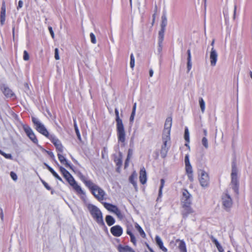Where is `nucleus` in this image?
<instances>
[{
    "instance_id": "obj_30",
    "label": "nucleus",
    "mask_w": 252,
    "mask_h": 252,
    "mask_svg": "<svg viewBox=\"0 0 252 252\" xmlns=\"http://www.w3.org/2000/svg\"><path fill=\"white\" fill-rule=\"evenodd\" d=\"M164 30H160L158 32V44H162L164 39Z\"/></svg>"
},
{
    "instance_id": "obj_62",
    "label": "nucleus",
    "mask_w": 252,
    "mask_h": 252,
    "mask_svg": "<svg viewBox=\"0 0 252 252\" xmlns=\"http://www.w3.org/2000/svg\"><path fill=\"white\" fill-rule=\"evenodd\" d=\"M49 155L51 157H54V155L53 154V153L52 152H50L49 153Z\"/></svg>"
},
{
    "instance_id": "obj_3",
    "label": "nucleus",
    "mask_w": 252,
    "mask_h": 252,
    "mask_svg": "<svg viewBox=\"0 0 252 252\" xmlns=\"http://www.w3.org/2000/svg\"><path fill=\"white\" fill-rule=\"evenodd\" d=\"M87 183L88 184V188L91 190L93 194L98 200L101 201L104 199L106 193L103 189L94 182H88Z\"/></svg>"
},
{
    "instance_id": "obj_37",
    "label": "nucleus",
    "mask_w": 252,
    "mask_h": 252,
    "mask_svg": "<svg viewBox=\"0 0 252 252\" xmlns=\"http://www.w3.org/2000/svg\"><path fill=\"white\" fill-rule=\"evenodd\" d=\"M201 143L205 149H208L209 147L208 141L206 137H203L201 140Z\"/></svg>"
},
{
    "instance_id": "obj_63",
    "label": "nucleus",
    "mask_w": 252,
    "mask_h": 252,
    "mask_svg": "<svg viewBox=\"0 0 252 252\" xmlns=\"http://www.w3.org/2000/svg\"><path fill=\"white\" fill-rule=\"evenodd\" d=\"M214 42H215V41H214V40H213L211 43V46H212V47H214Z\"/></svg>"
},
{
    "instance_id": "obj_50",
    "label": "nucleus",
    "mask_w": 252,
    "mask_h": 252,
    "mask_svg": "<svg viewBox=\"0 0 252 252\" xmlns=\"http://www.w3.org/2000/svg\"><path fill=\"white\" fill-rule=\"evenodd\" d=\"M133 154V151L132 150L129 149L128 151L127 156V158L128 159H130L131 157H132V155Z\"/></svg>"
},
{
    "instance_id": "obj_64",
    "label": "nucleus",
    "mask_w": 252,
    "mask_h": 252,
    "mask_svg": "<svg viewBox=\"0 0 252 252\" xmlns=\"http://www.w3.org/2000/svg\"><path fill=\"white\" fill-rule=\"evenodd\" d=\"M236 5H235L234 6V15L235 14V12H236Z\"/></svg>"
},
{
    "instance_id": "obj_57",
    "label": "nucleus",
    "mask_w": 252,
    "mask_h": 252,
    "mask_svg": "<svg viewBox=\"0 0 252 252\" xmlns=\"http://www.w3.org/2000/svg\"><path fill=\"white\" fill-rule=\"evenodd\" d=\"M162 44H158V51L160 52L162 50Z\"/></svg>"
},
{
    "instance_id": "obj_54",
    "label": "nucleus",
    "mask_w": 252,
    "mask_h": 252,
    "mask_svg": "<svg viewBox=\"0 0 252 252\" xmlns=\"http://www.w3.org/2000/svg\"><path fill=\"white\" fill-rule=\"evenodd\" d=\"M23 2L22 0H20L18 2V5L17 7V9H19V8H21L23 7Z\"/></svg>"
},
{
    "instance_id": "obj_38",
    "label": "nucleus",
    "mask_w": 252,
    "mask_h": 252,
    "mask_svg": "<svg viewBox=\"0 0 252 252\" xmlns=\"http://www.w3.org/2000/svg\"><path fill=\"white\" fill-rule=\"evenodd\" d=\"M135 65V59L133 54L130 55V67L133 69Z\"/></svg>"
},
{
    "instance_id": "obj_9",
    "label": "nucleus",
    "mask_w": 252,
    "mask_h": 252,
    "mask_svg": "<svg viewBox=\"0 0 252 252\" xmlns=\"http://www.w3.org/2000/svg\"><path fill=\"white\" fill-rule=\"evenodd\" d=\"M170 135H165L163 134L162 135V141L163 145L161 147V154L165 157L168 150L169 147V143L170 141Z\"/></svg>"
},
{
    "instance_id": "obj_48",
    "label": "nucleus",
    "mask_w": 252,
    "mask_h": 252,
    "mask_svg": "<svg viewBox=\"0 0 252 252\" xmlns=\"http://www.w3.org/2000/svg\"><path fill=\"white\" fill-rule=\"evenodd\" d=\"M55 58L57 60L60 59V56L59 55V50L58 48H56L55 50Z\"/></svg>"
},
{
    "instance_id": "obj_1",
    "label": "nucleus",
    "mask_w": 252,
    "mask_h": 252,
    "mask_svg": "<svg viewBox=\"0 0 252 252\" xmlns=\"http://www.w3.org/2000/svg\"><path fill=\"white\" fill-rule=\"evenodd\" d=\"M116 130L118 139L119 142L124 143L126 140V131L122 120L120 118L118 108H115Z\"/></svg>"
},
{
    "instance_id": "obj_8",
    "label": "nucleus",
    "mask_w": 252,
    "mask_h": 252,
    "mask_svg": "<svg viewBox=\"0 0 252 252\" xmlns=\"http://www.w3.org/2000/svg\"><path fill=\"white\" fill-rule=\"evenodd\" d=\"M221 203L226 210H228L232 207L233 202L230 195L228 192H224L221 196Z\"/></svg>"
},
{
    "instance_id": "obj_39",
    "label": "nucleus",
    "mask_w": 252,
    "mask_h": 252,
    "mask_svg": "<svg viewBox=\"0 0 252 252\" xmlns=\"http://www.w3.org/2000/svg\"><path fill=\"white\" fill-rule=\"evenodd\" d=\"M0 154L6 158L12 159V156L10 154H6L4 152L1 151V150H0Z\"/></svg>"
},
{
    "instance_id": "obj_10",
    "label": "nucleus",
    "mask_w": 252,
    "mask_h": 252,
    "mask_svg": "<svg viewBox=\"0 0 252 252\" xmlns=\"http://www.w3.org/2000/svg\"><path fill=\"white\" fill-rule=\"evenodd\" d=\"M185 163L186 172L188 175L189 179L192 181H193V177L192 174V168L189 161V155H186L185 157Z\"/></svg>"
},
{
    "instance_id": "obj_43",
    "label": "nucleus",
    "mask_w": 252,
    "mask_h": 252,
    "mask_svg": "<svg viewBox=\"0 0 252 252\" xmlns=\"http://www.w3.org/2000/svg\"><path fill=\"white\" fill-rule=\"evenodd\" d=\"M30 59L29 55L28 52L26 50L24 51L23 59L25 61H28Z\"/></svg>"
},
{
    "instance_id": "obj_23",
    "label": "nucleus",
    "mask_w": 252,
    "mask_h": 252,
    "mask_svg": "<svg viewBox=\"0 0 252 252\" xmlns=\"http://www.w3.org/2000/svg\"><path fill=\"white\" fill-rule=\"evenodd\" d=\"M119 252H135L134 251L128 246L119 245L118 247Z\"/></svg>"
},
{
    "instance_id": "obj_28",
    "label": "nucleus",
    "mask_w": 252,
    "mask_h": 252,
    "mask_svg": "<svg viewBox=\"0 0 252 252\" xmlns=\"http://www.w3.org/2000/svg\"><path fill=\"white\" fill-rule=\"evenodd\" d=\"M178 242H179L178 248L181 252H187L185 242L183 240H179Z\"/></svg>"
},
{
    "instance_id": "obj_55",
    "label": "nucleus",
    "mask_w": 252,
    "mask_h": 252,
    "mask_svg": "<svg viewBox=\"0 0 252 252\" xmlns=\"http://www.w3.org/2000/svg\"><path fill=\"white\" fill-rule=\"evenodd\" d=\"M129 160L130 159H128V158H126V160L125 163V168H126L128 166Z\"/></svg>"
},
{
    "instance_id": "obj_12",
    "label": "nucleus",
    "mask_w": 252,
    "mask_h": 252,
    "mask_svg": "<svg viewBox=\"0 0 252 252\" xmlns=\"http://www.w3.org/2000/svg\"><path fill=\"white\" fill-rule=\"evenodd\" d=\"M49 139H50L52 143L55 145L57 150L59 152H63V146L60 140L54 134H52V135L49 137Z\"/></svg>"
},
{
    "instance_id": "obj_15",
    "label": "nucleus",
    "mask_w": 252,
    "mask_h": 252,
    "mask_svg": "<svg viewBox=\"0 0 252 252\" xmlns=\"http://www.w3.org/2000/svg\"><path fill=\"white\" fill-rule=\"evenodd\" d=\"M218 54L215 48L212 47L210 53V60L211 66H214L216 65L218 60Z\"/></svg>"
},
{
    "instance_id": "obj_46",
    "label": "nucleus",
    "mask_w": 252,
    "mask_h": 252,
    "mask_svg": "<svg viewBox=\"0 0 252 252\" xmlns=\"http://www.w3.org/2000/svg\"><path fill=\"white\" fill-rule=\"evenodd\" d=\"M10 177L14 181H16L17 180V176L16 175V174L13 172V171H11L10 172Z\"/></svg>"
},
{
    "instance_id": "obj_52",
    "label": "nucleus",
    "mask_w": 252,
    "mask_h": 252,
    "mask_svg": "<svg viewBox=\"0 0 252 252\" xmlns=\"http://www.w3.org/2000/svg\"><path fill=\"white\" fill-rule=\"evenodd\" d=\"M135 113L136 112H131V115H130V118H129V121L130 122H133V121H134V117H135Z\"/></svg>"
},
{
    "instance_id": "obj_35",
    "label": "nucleus",
    "mask_w": 252,
    "mask_h": 252,
    "mask_svg": "<svg viewBox=\"0 0 252 252\" xmlns=\"http://www.w3.org/2000/svg\"><path fill=\"white\" fill-rule=\"evenodd\" d=\"M165 184V181L163 179H161L160 180V186L159 189V192H158V197H160L162 196V189L164 187Z\"/></svg>"
},
{
    "instance_id": "obj_29",
    "label": "nucleus",
    "mask_w": 252,
    "mask_h": 252,
    "mask_svg": "<svg viewBox=\"0 0 252 252\" xmlns=\"http://www.w3.org/2000/svg\"><path fill=\"white\" fill-rule=\"evenodd\" d=\"M135 228L138 231L140 235L142 238H145L146 237V235L145 232L144 231L142 227L136 222L135 223Z\"/></svg>"
},
{
    "instance_id": "obj_40",
    "label": "nucleus",
    "mask_w": 252,
    "mask_h": 252,
    "mask_svg": "<svg viewBox=\"0 0 252 252\" xmlns=\"http://www.w3.org/2000/svg\"><path fill=\"white\" fill-rule=\"evenodd\" d=\"M184 137L185 140L189 142V134L188 128L187 127H186L185 129Z\"/></svg>"
},
{
    "instance_id": "obj_47",
    "label": "nucleus",
    "mask_w": 252,
    "mask_h": 252,
    "mask_svg": "<svg viewBox=\"0 0 252 252\" xmlns=\"http://www.w3.org/2000/svg\"><path fill=\"white\" fill-rule=\"evenodd\" d=\"M187 54H188L187 62H191V51H190V49L188 50Z\"/></svg>"
},
{
    "instance_id": "obj_31",
    "label": "nucleus",
    "mask_w": 252,
    "mask_h": 252,
    "mask_svg": "<svg viewBox=\"0 0 252 252\" xmlns=\"http://www.w3.org/2000/svg\"><path fill=\"white\" fill-rule=\"evenodd\" d=\"M105 220L107 224L109 226H111L114 224L115 220V219L111 216L108 215L106 217Z\"/></svg>"
},
{
    "instance_id": "obj_51",
    "label": "nucleus",
    "mask_w": 252,
    "mask_h": 252,
    "mask_svg": "<svg viewBox=\"0 0 252 252\" xmlns=\"http://www.w3.org/2000/svg\"><path fill=\"white\" fill-rule=\"evenodd\" d=\"M192 67V63L191 62H187V70L188 72H189Z\"/></svg>"
},
{
    "instance_id": "obj_60",
    "label": "nucleus",
    "mask_w": 252,
    "mask_h": 252,
    "mask_svg": "<svg viewBox=\"0 0 252 252\" xmlns=\"http://www.w3.org/2000/svg\"><path fill=\"white\" fill-rule=\"evenodd\" d=\"M147 247H148V249L149 250V251H150L151 252H155L152 250V248H151L149 246V245H147Z\"/></svg>"
},
{
    "instance_id": "obj_5",
    "label": "nucleus",
    "mask_w": 252,
    "mask_h": 252,
    "mask_svg": "<svg viewBox=\"0 0 252 252\" xmlns=\"http://www.w3.org/2000/svg\"><path fill=\"white\" fill-rule=\"evenodd\" d=\"M32 122L35 126L36 130L39 133L45 136L48 139L52 135V134H49L44 125L41 123L38 119L32 117Z\"/></svg>"
},
{
    "instance_id": "obj_59",
    "label": "nucleus",
    "mask_w": 252,
    "mask_h": 252,
    "mask_svg": "<svg viewBox=\"0 0 252 252\" xmlns=\"http://www.w3.org/2000/svg\"><path fill=\"white\" fill-rule=\"evenodd\" d=\"M203 133H204V137H206L207 136V134H208V133H207V131L206 129H204L203 130Z\"/></svg>"
},
{
    "instance_id": "obj_2",
    "label": "nucleus",
    "mask_w": 252,
    "mask_h": 252,
    "mask_svg": "<svg viewBox=\"0 0 252 252\" xmlns=\"http://www.w3.org/2000/svg\"><path fill=\"white\" fill-rule=\"evenodd\" d=\"M86 205L87 209L93 219L99 225H104V222L103 219L102 214L99 209L96 206L91 203H88Z\"/></svg>"
},
{
    "instance_id": "obj_25",
    "label": "nucleus",
    "mask_w": 252,
    "mask_h": 252,
    "mask_svg": "<svg viewBox=\"0 0 252 252\" xmlns=\"http://www.w3.org/2000/svg\"><path fill=\"white\" fill-rule=\"evenodd\" d=\"M137 178V174L135 171H134L129 177V182L133 185L134 188L137 189V186L135 180Z\"/></svg>"
},
{
    "instance_id": "obj_17",
    "label": "nucleus",
    "mask_w": 252,
    "mask_h": 252,
    "mask_svg": "<svg viewBox=\"0 0 252 252\" xmlns=\"http://www.w3.org/2000/svg\"><path fill=\"white\" fill-rule=\"evenodd\" d=\"M110 232L113 236L115 237H120L122 235L123 230L121 226L116 225L111 228Z\"/></svg>"
},
{
    "instance_id": "obj_6",
    "label": "nucleus",
    "mask_w": 252,
    "mask_h": 252,
    "mask_svg": "<svg viewBox=\"0 0 252 252\" xmlns=\"http://www.w3.org/2000/svg\"><path fill=\"white\" fill-rule=\"evenodd\" d=\"M198 179L200 185L203 187H207L210 183V178L208 173L203 170L198 172Z\"/></svg>"
},
{
    "instance_id": "obj_33",
    "label": "nucleus",
    "mask_w": 252,
    "mask_h": 252,
    "mask_svg": "<svg viewBox=\"0 0 252 252\" xmlns=\"http://www.w3.org/2000/svg\"><path fill=\"white\" fill-rule=\"evenodd\" d=\"M3 94L7 97H12L13 95L12 91L8 88H4L3 90Z\"/></svg>"
},
{
    "instance_id": "obj_26",
    "label": "nucleus",
    "mask_w": 252,
    "mask_h": 252,
    "mask_svg": "<svg viewBox=\"0 0 252 252\" xmlns=\"http://www.w3.org/2000/svg\"><path fill=\"white\" fill-rule=\"evenodd\" d=\"M126 233L130 236V241L134 245H136V239L135 236L131 231V229H130L129 227H127L126 229Z\"/></svg>"
},
{
    "instance_id": "obj_4",
    "label": "nucleus",
    "mask_w": 252,
    "mask_h": 252,
    "mask_svg": "<svg viewBox=\"0 0 252 252\" xmlns=\"http://www.w3.org/2000/svg\"><path fill=\"white\" fill-rule=\"evenodd\" d=\"M70 185L73 188L77 193L81 195V197L83 200H85L86 198L85 192L82 189L81 187L77 183L72 175L69 173L66 176H64Z\"/></svg>"
},
{
    "instance_id": "obj_41",
    "label": "nucleus",
    "mask_w": 252,
    "mask_h": 252,
    "mask_svg": "<svg viewBox=\"0 0 252 252\" xmlns=\"http://www.w3.org/2000/svg\"><path fill=\"white\" fill-rule=\"evenodd\" d=\"M74 128H75V132H76V135L77 136V137L79 140H81V135L79 132V131L78 128L77 127V126L76 125V123L75 121H74Z\"/></svg>"
},
{
    "instance_id": "obj_21",
    "label": "nucleus",
    "mask_w": 252,
    "mask_h": 252,
    "mask_svg": "<svg viewBox=\"0 0 252 252\" xmlns=\"http://www.w3.org/2000/svg\"><path fill=\"white\" fill-rule=\"evenodd\" d=\"M155 240L157 245L158 246L160 250H161L164 252H167V249L163 246V242L159 236L158 235L156 236Z\"/></svg>"
},
{
    "instance_id": "obj_61",
    "label": "nucleus",
    "mask_w": 252,
    "mask_h": 252,
    "mask_svg": "<svg viewBox=\"0 0 252 252\" xmlns=\"http://www.w3.org/2000/svg\"><path fill=\"white\" fill-rule=\"evenodd\" d=\"M0 218H1V220H3V213H2V211H1V213H0Z\"/></svg>"
},
{
    "instance_id": "obj_58",
    "label": "nucleus",
    "mask_w": 252,
    "mask_h": 252,
    "mask_svg": "<svg viewBox=\"0 0 252 252\" xmlns=\"http://www.w3.org/2000/svg\"><path fill=\"white\" fill-rule=\"evenodd\" d=\"M154 74V71L153 69H151L149 71V75L150 77H152Z\"/></svg>"
},
{
    "instance_id": "obj_56",
    "label": "nucleus",
    "mask_w": 252,
    "mask_h": 252,
    "mask_svg": "<svg viewBox=\"0 0 252 252\" xmlns=\"http://www.w3.org/2000/svg\"><path fill=\"white\" fill-rule=\"evenodd\" d=\"M136 103H134L133 106L132 112H136Z\"/></svg>"
},
{
    "instance_id": "obj_20",
    "label": "nucleus",
    "mask_w": 252,
    "mask_h": 252,
    "mask_svg": "<svg viewBox=\"0 0 252 252\" xmlns=\"http://www.w3.org/2000/svg\"><path fill=\"white\" fill-rule=\"evenodd\" d=\"M147 174L144 167H142L140 169L139 180L141 183L143 185L145 184L147 182Z\"/></svg>"
},
{
    "instance_id": "obj_27",
    "label": "nucleus",
    "mask_w": 252,
    "mask_h": 252,
    "mask_svg": "<svg viewBox=\"0 0 252 252\" xmlns=\"http://www.w3.org/2000/svg\"><path fill=\"white\" fill-rule=\"evenodd\" d=\"M45 166L47 168V169L49 170V171L53 174V175L57 179L59 180L62 181V178L58 175V174L54 171V170L48 164L45 163Z\"/></svg>"
},
{
    "instance_id": "obj_24",
    "label": "nucleus",
    "mask_w": 252,
    "mask_h": 252,
    "mask_svg": "<svg viewBox=\"0 0 252 252\" xmlns=\"http://www.w3.org/2000/svg\"><path fill=\"white\" fill-rule=\"evenodd\" d=\"M62 153H59L58 154V158L61 162V163L65 165V166L67 167H70V164L68 162L66 158L62 155Z\"/></svg>"
},
{
    "instance_id": "obj_16",
    "label": "nucleus",
    "mask_w": 252,
    "mask_h": 252,
    "mask_svg": "<svg viewBox=\"0 0 252 252\" xmlns=\"http://www.w3.org/2000/svg\"><path fill=\"white\" fill-rule=\"evenodd\" d=\"M172 126V118L168 117L165 121L164 124V128L163 134L165 135H170L171 127Z\"/></svg>"
},
{
    "instance_id": "obj_44",
    "label": "nucleus",
    "mask_w": 252,
    "mask_h": 252,
    "mask_svg": "<svg viewBox=\"0 0 252 252\" xmlns=\"http://www.w3.org/2000/svg\"><path fill=\"white\" fill-rule=\"evenodd\" d=\"M90 38H91V42L94 44H95L96 42L95 36L94 34L92 32L90 33Z\"/></svg>"
},
{
    "instance_id": "obj_19",
    "label": "nucleus",
    "mask_w": 252,
    "mask_h": 252,
    "mask_svg": "<svg viewBox=\"0 0 252 252\" xmlns=\"http://www.w3.org/2000/svg\"><path fill=\"white\" fill-rule=\"evenodd\" d=\"M5 15H6V6L4 1H2V6L0 11V23L1 25H3L5 20Z\"/></svg>"
},
{
    "instance_id": "obj_42",
    "label": "nucleus",
    "mask_w": 252,
    "mask_h": 252,
    "mask_svg": "<svg viewBox=\"0 0 252 252\" xmlns=\"http://www.w3.org/2000/svg\"><path fill=\"white\" fill-rule=\"evenodd\" d=\"M81 179L83 181V182L85 184L86 186L87 187H88V185H87L88 184H87V183H88V182H93L91 180H88L85 176H82V177L81 178Z\"/></svg>"
},
{
    "instance_id": "obj_18",
    "label": "nucleus",
    "mask_w": 252,
    "mask_h": 252,
    "mask_svg": "<svg viewBox=\"0 0 252 252\" xmlns=\"http://www.w3.org/2000/svg\"><path fill=\"white\" fill-rule=\"evenodd\" d=\"M114 161L116 164L117 171L119 172L120 169L122 165V155L121 153L119 154L118 155H114Z\"/></svg>"
},
{
    "instance_id": "obj_7",
    "label": "nucleus",
    "mask_w": 252,
    "mask_h": 252,
    "mask_svg": "<svg viewBox=\"0 0 252 252\" xmlns=\"http://www.w3.org/2000/svg\"><path fill=\"white\" fill-rule=\"evenodd\" d=\"M104 206L108 211L115 214L119 219L122 220L124 218V214L116 205L108 203H104Z\"/></svg>"
},
{
    "instance_id": "obj_14",
    "label": "nucleus",
    "mask_w": 252,
    "mask_h": 252,
    "mask_svg": "<svg viewBox=\"0 0 252 252\" xmlns=\"http://www.w3.org/2000/svg\"><path fill=\"white\" fill-rule=\"evenodd\" d=\"M182 202L183 206H189L191 203V195L187 189H183Z\"/></svg>"
},
{
    "instance_id": "obj_53",
    "label": "nucleus",
    "mask_w": 252,
    "mask_h": 252,
    "mask_svg": "<svg viewBox=\"0 0 252 252\" xmlns=\"http://www.w3.org/2000/svg\"><path fill=\"white\" fill-rule=\"evenodd\" d=\"M48 29H49V31L50 32V33L51 34V35L52 37L53 38H54L55 35H54V32L53 31V29H52V27H48Z\"/></svg>"
},
{
    "instance_id": "obj_11",
    "label": "nucleus",
    "mask_w": 252,
    "mask_h": 252,
    "mask_svg": "<svg viewBox=\"0 0 252 252\" xmlns=\"http://www.w3.org/2000/svg\"><path fill=\"white\" fill-rule=\"evenodd\" d=\"M231 186L234 191L237 193L238 191V181L237 176V170L233 168L231 173Z\"/></svg>"
},
{
    "instance_id": "obj_32",
    "label": "nucleus",
    "mask_w": 252,
    "mask_h": 252,
    "mask_svg": "<svg viewBox=\"0 0 252 252\" xmlns=\"http://www.w3.org/2000/svg\"><path fill=\"white\" fill-rule=\"evenodd\" d=\"M199 104L201 109V112L203 113L205 110V102L202 97L199 99Z\"/></svg>"
},
{
    "instance_id": "obj_45",
    "label": "nucleus",
    "mask_w": 252,
    "mask_h": 252,
    "mask_svg": "<svg viewBox=\"0 0 252 252\" xmlns=\"http://www.w3.org/2000/svg\"><path fill=\"white\" fill-rule=\"evenodd\" d=\"M60 170L62 173L63 174V176H66L69 173L63 167H60Z\"/></svg>"
},
{
    "instance_id": "obj_13",
    "label": "nucleus",
    "mask_w": 252,
    "mask_h": 252,
    "mask_svg": "<svg viewBox=\"0 0 252 252\" xmlns=\"http://www.w3.org/2000/svg\"><path fill=\"white\" fill-rule=\"evenodd\" d=\"M23 129L28 137L35 144H37L38 140L33 130L28 126H24Z\"/></svg>"
},
{
    "instance_id": "obj_49",
    "label": "nucleus",
    "mask_w": 252,
    "mask_h": 252,
    "mask_svg": "<svg viewBox=\"0 0 252 252\" xmlns=\"http://www.w3.org/2000/svg\"><path fill=\"white\" fill-rule=\"evenodd\" d=\"M41 182L43 184V185H44V187L48 190H51V188H50V187L48 185V184L45 182L43 180H41Z\"/></svg>"
},
{
    "instance_id": "obj_34",
    "label": "nucleus",
    "mask_w": 252,
    "mask_h": 252,
    "mask_svg": "<svg viewBox=\"0 0 252 252\" xmlns=\"http://www.w3.org/2000/svg\"><path fill=\"white\" fill-rule=\"evenodd\" d=\"M162 22L161 23V29L164 30L167 25V19L165 16H162L161 17Z\"/></svg>"
},
{
    "instance_id": "obj_22",
    "label": "nucleus",
    "mask_w": 252,
    "mask_h": 252,
    "mask_svg": "<svg viewBox=\"0 0 252 252\" xmlns=\"http://www.w3.org/2000/svg\"><path fill=\"white\" fill-rule=\"evenodd\" d=\"M184 211L183 212V216L184 218H187L189 214L194 213L193 210L189 206H183Z\"/></svg>"
},
{
    "instance_id": "obj_36",
    "label": "nucleus",
    "mask_w": 252,
    "mask_h": 252,
    "mask_svg": "<svg viewBox=\"0 0 252 252\" xmlns=\"http://www.w3.org/2000/svg\"><path fill=\"white\" fill-rule=\"evenodd\" d=\"M216 247H217L218 250L219 252H223L224 250L222 246L220 245L219 242L216 240L214 239L213 241Z\"/></svg>"
}]
</instances>
